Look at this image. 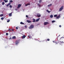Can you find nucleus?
Here are the masks:
<instances>
[{"label": "nucleus", "mask_w": 64, "mask_h": 64, "mask_svg": "<svg viewBox=\"0 0 64 64\" xmlns=\"http://www.w3.org/2000/svg\"><path fill=\"white\" fill-rule=\"evenodd\" d=\"M20 42V40H16L15 42V44L16 45H17L18 44V43Z\"/></svg>", "instance_id": "obj_1"}, {"label": "nucleus", "mask_w": 64, "mask_h": 64, "mask_svg": "<svg viewBox=\"0 0 64 64\" xmlns=\"http://www.w3.org/2000/svg\"><path fill=\"white\" fill-rule=\"evenodd\" d=\"M34 28V25L33 24H31L30 26L28 28L29 29H32Z\"/></svg>", "instance_id": "obj_2"}, {"label": "nucleus", "mask_w": 64, "mask_h": 64, "mask_svg": "<svg viewBox=\"0 0 64 64\" xmlns=\"http://www.w3.org/2000/svg\"><path fill=\"white\" fill-rule=\"evenodd\" d=\"M63 9V6H62L61 8H60L59 10V12H60V11H61Z\"/></svg>", "instance_id": "obj_3"}, {"label": "nucleus", "mask_w": 64, "mask_h": 64, "mask_svg": "<svg viewBox=\"0 0 64 64\" xmlns=\"http://www.w3.org/2000/svg\"><path fill=\"white\" fill-rule=\"evenodd\" d=\"M47 24H49V22H44V25H46Z\"/></svg>", "instance_id": "obj_4"}, {"label": "nucleus", "mask_w": 64, "mask_h": 64, "mask_svg": "<svg viewBox=\"0 0 64 64\" xmlns=\"http://www.w3.org/2000/svg\"><path fill=\"white\" fill-rule=\"evenodd\" d=\"M37 15L38 17H40L41 16V15L39 13L37 14Z\"/></svg>", "instance_id": "obj_5"}, {"label": "nucleus", "mask_w": 64, "mask_h": 64, "mask_svg": "<svg viewBox=\"0 0 64 64\" xmlns=\"http://www.w3.org/2000/svg\"><path fill=\"white\" fill-rule=\"evenodd\" d=\"M60 18V14H59L58 16L56 18V19H59V18Z\"/></svg>", "instance_id": "obj_6"}, {"label": "nucleus", "mask_w": 64, "mask_h": 64, "mask_svg": "<svg viewBox=\"0 0 64 64\" xmlns=\"http://www.w3.org/2000/svg\"><path fill=\"white\" fill-rule=\"evenodd\" d=\"M21 5H22L21 4H19L18 5V8H20V7H21Z\"/></svg>", "instance_id": "obj_7"}, {"label": "nucleus", "mask_w": 64, "mask_h": 64, "mask_svg": "<svg viewBox=\"0 0 64 64\" xmlns=\"http://www.w3.org/2000/svg\"><path fill=\"white\" fill-rule=\"evenodd\" d=\"M40 20V18H38V19H37L36 20V22H38V21H39Z\"/></svg>", "instance_id": "obj_8"}, {"label": "nucleus", "mask_w": 64, "mask_h": 64, "mask_svg": "<svg viewBox=\"0 0 64 64\" xmlns=\"http://www.w3.org/2000/svg\"><path fill=\"white\" fill-rule=\"evenodd\" d=\"M16 38L15 36H13L12 38V39H15Z\"/></svg>", "instance_id": "obj_9"}, {"label": "nucleus", "mask_w": 64, "mask_h": 64, "mask_svg": "<svg viewBox=\"0 0 64 64\" xmlns=\"http://www.w3.org/2000/svg\"><path fill=\"white\" fill-rule=\"evenodd\" d=\"M26 37V36L25 35H24L22 36V39H24Z\"/></svg>", "instance_id": "obj_10"}, {"label": "nucleus", "mask_w": 64, "mask_h": 64, "mask_svg": "<svg viewBox=\"0 0 64 64\" xmlns=\"http://www.w3.org/2000/svg\"><path fill=\"white\" fill-rule=\"evenodd\" d=\"M27 22H28V23H31V21L29 20H27Z\"/></svg>", "instance_id": "obj_11"}, {"label": "nucleus", "mask_w": 64, "mask_h": 64, "mask_svg": "<svg viewBox=\"0 0 64 64\" xmlns=\"http://www.w3.org/2000/svg\"><path fill=\"white\" fill-rule=\"evenodd\" d=\"M12 13H10L9 14V16H10V17H11V16H12Z\"/></svg>", "instance_id": "obj_12"}, {"label": "nucleus", "mask_w": 64, "mask_h": 64, "mask_svg": "<svg viewBox=\"0 0 64 64\" xmlns=\"http://www.w3.org/2000/svg\"><path fill=\"white\" fill-rule=\"evenodd\" d=\"M53 16L52 15H51L50 16V17L51 18H53Z\"/></svg>", "instance_id": "obj_13"}, {"label": "nucleus", "mask_w": 64, "mask_h": 64, "mask_svg": "<svg viewBox=\"0 0 64 64\" xmlns=\"http://www.w3.org/2000/svg\"><path fill=\"white\" fill-rule=\"evenodd\" d=\"M20 24H24V23H23L22 22H20Z\"/></svg>", "instance_id": "obj_14"}, {"label": "nucleus", "mask_w": 64, "mask_h": 64, "mask_svg": "<svg viewBox=\"0 0 64 64\" xmlns=\"http://www.w3.org/2000/svg\"><path fill=\"white\" fill-rule=\"evenodd\" d=\"M52 6V4H50L48 5V7H50V6Z\"/></svg>", "instance_id": "obj_15"}, {"label": "nucleus", "mask_w": 64, "mask_h": 64, "mask_svg": "<svg viewBox=\"0 0 64 64\" xmlns=\"http://www.w3.org/2000/svg\"><path fill=\"white\" fill-rule=\"evenodd\" d=\"M57 16V14H56L54 15V17H56Z\"/></svg>", "instance_id": "obj_16"}, {"label": "nucleus", "mask_w": 64, "mask_h": 64, "mask_svg": "<svg viewBox=\"0 0 64 64\" xmlns=\"http://www.w3.org/2000/svg\"><path fill=\"white\" fill-rule=\"evenodd\" d=\"M5 4V2H2V5H4Z\"/></svg>", "instance_id": "obj_17"}, {"label": "nucleus", "mask_w": 64, "mask_h": 64, "mask_svg": "<svg viewBox=\"0 0 64 64\" xmlns=\"http://www.w3.org/2000/svg\"><path fill=\"white\" fill-rule=\"evenodd\" d=\"M42 0H40L38 2L39 3H41V2H42Z\"/></svg>", "instance_id": "obj_18"}, {"label": "nucleus", "mask_w": 64, "mask_h": 64, "mask_svg": "<svg viewBox=\"0 0 64 64\" xmlns=\"http://www.w3.org/2000/svg\"><path fill=\"white\" fill-rule=\"evenodd\" d=\"M46 11L48 12V13H50V11H49V10H46Z\"/></svg>", "instance_id": "obj_19"}, {"label": "nucleus", "mask_w": 64, "mask_h": 64, "mask_svg": "<svg viewBox=\"0 0 64 64\" xmlns=\"http://www.w3.org/2000/svg\"><path fill=\"white\" fill-rule=\"evenodd\" d=\"M33 22H35V19H33Z\"/></svg>", "instance_id": "obj_20"}, {"label": "nucleus", "mask_w": 64, "mask_h": 64, "mask_svg": "<svg viewBox=\"0 0 64 64\" xmlns=\"http://www.w3.org/2000/svg\"><path fill=\"white\" fill-rule=\"evenodd\" d=\"M3 16V14H1L0 15V17H2Z\"/></svg>", "instance_id": "obj_21"}, {"label": "nucleus", "mask_w": 64, "mask_h": 64, "mask_svg": "<svg viewBox=\"0 0 64 64\" xmlns=\"http://www.w3.org/2000/svg\"><path fill=\"white\" fill-rule=\"evenodd\" d=\"M10 3H12L13 2V1H12V0H10Z\"/></svg>", "instance_id": "obj_22"}, {"label": "nucleus", "mask_w": 64, "mask_h": 64, "mask_svg": "<svg viewBox=\"0 0 64 64\" xmlns=\"http://www.w3.org/2000/svg\"><path fill=\"white\" fill-rule=\"evenodd\" d=\"M1 20H3L4 19V18H1Z\"/></svg>", "instance_id": "obj_23"}, {"label": "nucleus", "mask_w": 64, "mask_h": 64, "mask_svg": "<svg viewBox=\"0 0 64 64\" xmlns=\"http://www.w3.org/2000/svg\"><path fill=\"white\" fill-rule=\"evenodd\" d=\"M30 5V4H26V6H27V5Z\"/></svg>", "instance_id": "obj_24"}, {"label": "nucleus", "mask_w": 64, "mask_h": 64, "mask_svg": "<svg viewBox=\"0 0 64 64\" xmlns=\"http://www.w3.org/2000/svg\"><path fill=\"white\" fill-rule=\"evenodd\" d=\"M60 43L61 44L62 43H64V42H61L60 41Z\"/></svg>", "instance_id": "obj_25"}, {"label": "nucleus", "mask_w": 64, "mask_h": 64, "mask_svg": "<svg viewBox=\"0 0 64 64\" xmlns=\"http://www.w3.org/2000/svg\"><path fill=\"white\" fill-rule=\"evenodd\" d=\"M55 22V20H53L52 21V23H54V22Z\"/></svg>", "instance_id": "obj_26"}, {"label": "nucleus", "mask_w": 64, "mask_h": 64, "mask_svg": "<svg viewBox=\"0 0 64 64\" xmlns=\"http://www.w3.org/2000/svg\"><path fill=\"white\" fill-rule=\"evenodd\" d=\"M8 2V0H6L5 1H4V2L5 3H7Z\"/></svg>", "instance_id": "obj_27"}, {"label": "nucleus", "mask_w": 64, "mask_h": 64, "mask_svg": "<svg viewBox=\"0 0 64 64\" xmlns=\"http://www.w3.org/2000/svg\"><path fill=\"white\" fill-rule=\"evenodd\" d=\"M8 5H11V3H10V2H9V3H8Z\"/></svg>", "instance_id": "obj_28"}, {"label": "nucleus", "mask_w": 64, "mask_h": 64, "mask_svg": "<svg viewBox=\"0 0 64 64\" xmlns=\"http://www.w3.org/2000/svg\"><path fill=\"white\" fill-rule=\"evenodd\" d=\"M12 5H10V8H12Z\"/></svg>", "instance_id": "obj_29"}, {"label": "nucleus", "mask_w": 64, "mask_h": 64, "mask_svg": "<svg viewBox=\"0 0 64 64\" xmlns=\"http://www.w3.org/2000/svg\"><path fill=\"white\" fill-rule=\"evenodd\" d=\"M6 35H7V36L8 35V33H6Z\"/></svg>", "instance_id": "obj_30"}, {"label": "nucleus", "mask_w": 64, "mask_h": 64, "mask_svg": "<svg viewBox=\"0 0 64 64\" xmlns=\"http://www.w3.org/2000/svg\"><path fill=\"white\" fill-rule=\"evenodd\" d=\"M28 37H29V38H31V36L30 35L28 36Z\"/></svg>", "instance_id": "obj_31"}, {"label": "nucleus", "mask_w": 64, "mask_h": 64, "mask_svg": "<svg viewBox=\"0 0 64 64\" xmlns=\"http://www.w3.org/2000/svg\"><path fill=\"white\" fill-rule=\"evenodd\" d=\"M11 29H8L9 31H11Z\"/></svg>", "instance_id": "obj_32"}, {"label": "nucleus", "mask_w": 64, "mask_h": 64, "mask_svg": "<svg viewBox=\"0 0 64 64\" xmlns=\"http://www.w3.org/2000/svg\"><path fill=\"white\" fill-rule=\"evenodd\" d=\"M47 41H50V39L48 38L47 40Z\"/></svg>", "instance_id": "obj_33"}, {"label": "nucleus", "mask_w": 64, "mask_h": 64, "mask_svg": "<svg viewBox=\"0 0 64 64\" xmlns=\"http://www.w3.org/2000/svg\"><path fill=\"white\" fill-rule=\"evenodd\" d=\"M10 20H8V21H7V22H10Z\"/></svg>", "instance_id": "obj_34"}, {"label": "nucleus", "mask_w": 64, "mask_h": 64, "mask_svg": "<svg viewBox=\"0 0 64 64\" xmlns=\"http://www.w3.org/2000/svg\"><path fill=\"white\" fill-rule=\"evenodd\" d=\"M8 6H9V5L8 4L6 5V7H8Z\"/></svg>", "instance_id": "obj_35"}, {"label": "nucleus", "mask_w": 64, "mask_h": 64, "mask_svg": "<svg viewBox=\"0 0 64 64\" xmlns=\"http://www.w3.org/2000/svg\"><path fill=\"white\" fill-rule=\"evenodd\" d=\"M26 17H27V18H28V16L27 15H26Z\"/></svg>", "instance_id": "obj_36"}, {"label": "nucleus", "mask_w": 64, "mask_h": 64, "mask_svg": "<svg viewBox=\"0 0 64 64\" xmlns=\"http://www.w3.org/2000/svg\"><path fill=\"white\" fill-rule=\"evenodd\" d=\"M40 5V4H38V6H39V5Z\"/></svg>", "instance_id": "obj_37"}, {"label": "nucleus", "mask_w": 64, "mask_h": 64, "mask_svg": "<svg viewBox=\"0 0 64 64\" xmlns=\"http://www.w3.org/2000/svg\"><path fill=\"white\" fill-rule=\"evenodd\" d=\"M59 27H61V25H60L59 26Z\"/></svg>", "instance_id": "obj_38"}, {"label": "nucleus", "mask_w": 64, "mask_h": 64, "mask_svg": "<svg viewBox=\"0 0 64 64\" xmlns=\"http://www.w3.org/2000/svg\"><path fill=\"white\" fill-rule=\"evenodd\" d=\"M16 29H18V28L17 27H16Z\"/></svg>", "instance_id": "obj_39"}, {"label": "nucleus", "mask_w": 64, "mask_h": 64, "mask_svg": "<svg viewBox=\"0 0 64 64\" xmlns=\"http://www.w3.org/2000/svg\"><path fill=\"white\" fill-rule=\"evenodd\" d=\"M12 39V38H11V37H10V38H9V39L10 40V39Z\"/></svg>", "instance_id": "obj_40"}, {"label": "nucleus", "mask_w": 64, "mask_h": 64, "mask_svg": "<svg viewBox=\"0 0 64 64\" xmlns=\"http://www.w3.org/2000/svg\"><path fill=\"white\" fill-rule=\"evenodd\" d=\"M25 27H27V26H26V25L25 26Z\"/></svg>", "instance_id": "obj_41"}, {"label": "nucleus", "mask_w": 64, "mask_h": 64, "mask_svg": "<svg viewBox=\"0 0 64 64\" xmlns=\"http://www.w3.org/2000/svg\"><path fill=\"white\" fill-rule=\"evenodd\" d=\"M39 6V7H40V6H41V5H39V6Z\"/></svg>", "instance_id": "obj_42"}, {"label": "nucleus", "mask_w": 64, "mask_h": 64, "mask_svg": "<svg viewBox=\"0 0 64 64\" xmlns=\"http://www.w3.org/2000/svg\"><path fill=\"white\" fill-rule=\"evenodd\" d=\"M62 38H60V40H61V39H62Z\"/></svg>", "instance_id": "obj_43"}, {"label": "nucleus", "mask_w": 64, "mask_h": 64, "mask_svg": "<svg viewBox=\"0 0 64 64\" xmlns=\"http://www.w3.org/2000/svg\"><path fill=\"white\" fill-rule=\"evenodd\" d=\"M11 30L12 31H13V29L12 30Z\"/></svg>", "instance_id": "obj_44"}, {"label": "nucleus", "mask_w": 64, "mask_h": 64, "mask_svg": "<svg viewBox=\"0 0 64 64\" xmlns=\"http://www.w3.org/2000/svg\"><path fill=\"white\" fill-rule=\"evenodd\" d=\"M4 1H6V0H3Z\"/></svg>", "instance_id": "obj_45"}, {"label": "nucleus", "mask_w": 64, "mask_h": 64, "mask_svg": "<svg viewBox=\"0 0 64 64\" xmlns=\"http://www.w3.org/2000/svg\"><path fill=\"white\" fill-rule=\"evenodd\" d=\"M53 42L54 43V42H54V41H53Z\"/></svg>", "instance_id": "obj_46"}]
</instances>
